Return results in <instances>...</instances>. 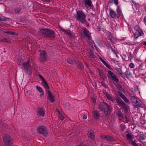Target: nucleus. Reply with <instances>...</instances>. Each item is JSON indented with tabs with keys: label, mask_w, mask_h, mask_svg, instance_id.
<instances>
[{
	"label": "nucleus",
	"mask_w": 146,
	"mask_h": 146,
	"mask_svg": "<svg viewBox=\"0 0 146 146\" xmlns=\"http://www.w3.org/2000/svg\"><path fill=\"white\" fill-rule=\"evenodd\" d=\"M83 118L84 119H86L87 118V116L86 115H84Z\"/></svg>",
	"instance_id": "680f3d73"
},
{
	"label": "nucleus",
	"mask_w": 146,
	"mask_h": 146,
	"mask_svg": "<svg viewBox=\"0 0 146 146\" xmlns=\"http://www.w3.org/2000/svg\"><path fill=\"white\" fill-rule=\"evenodd\" d=\"M29 62V59L27 62H24L23 64L22 68L25 72H30L31 71V68L30 66Z\"/></svg>",
	"instance_id": "6e6552de"
},
{
	"label": "nucleus",
	"mask_w": 146,
	"mask_h": 146,
	"mask_svg": "<svg viewBox=\"0 0 146 146\" xmlns=\"http://www.w3.org/2000/svg\"><path fill=\"white\" fill-rule=\"evenodd\" d=\"M88 131L89 132L88 133H94V132L93 131V130H92L91 129H88Z\"/></svg>",
	"instance_id": "de8ad7c7"
},
{
	"label": "nucleus",
	"mask_w": 146,
	"mask_h": 146,
	"mask_svg": "<svg viewBox=\"0 0 146 146\" xmlns=\"http://www.w3.org/2000/svg\"><path fill=\"white\" fill-rule=\"evenodd\" d=\"M107 35L108 37L109 38L110 41L111 42H113L114 39L113 38L112 34L109 32L107 34Z\"/></svg>",
	"instance_id": "a878e982"
},
{
	"label": "nucleus",
	"mask_w": 146,
	"mask_h": 146,
	"mask_svg": "<svg viewBox=\"0 0 146 146\" xmlns=\"http://www.w3.org/2000/svg\"><path fill=\"white\" fill-rule=\"evenodd\" d=\"M36 89L39 93L43 92H44L42 88L40 86H36Z\"/></svg>",
	"instance_id": "f704fd0d"
},
{
	"label": "nucleus",
	"mask_w": 146,
	"mask_h": 146,
	"mask_svg": "<svg viewBox=\"0 0 146 146\" xmlns=\"http://www.w3.org/2000/svg\"><path fill=\"white\" fill-rule=\"evenodd\" d=\"M133 137V135L130 133H128L127 134L126 137L127 140H130L132 142L131 144L133 146H139L135 142L133 141L132 140V138Z\"/></svg>",
	"instance_id": "ddd939ff"
},
{
	"label": "nucleus",
	"mask_w": 146,
	"mask_h": 146,
	"mask_svg": "<svg viewBox=\"0 0 146 146\" xmlns=\"http://www.w3.org/2000/svg\"><path fill=\"white\" fill-rule=\"evenodd\" d=\"M100 137L102 139H104L110 142H113L114 141V139L113 138L107 135H100Z\"/></svg>",
	"instance_id": "4468645a"
},
{
	"label": "nucleus",
	"mask_w": 146,
	"mask_h": 146,
	"mask_svg": "<svg viewBox=\"0 0 146 146\" xmlns=\"http://www.w3.org/2000/svg\"><path fill=\"white\" fill-rule=\"evenodd\" d=\"M41 94L40 95V97L41 98L43 97L44 95V92L40 93Z\"/></svg>",
	"instance_id": "09e8293b"
},
{
	"label": "nucleus",
	"mask_w": 146,
	"mask_h": 146,
	"mask_svg": "<svg viewBox=\"0 0 146 146\" xmlns=\"http://www.w3.org/2000/svg\"><path fill=\"white\" fill-rule=\"evenodd\" d=\"M146 136L144 135L140 136L139 137V139L140 141H144L146 139Z\"/></svg>",
	"instance_id": "4c0bfd02"
},
{
	"label": "nucleus",
	"mask_w": 146,
	"mask_h": 146,
	"mask_svg": "<svg viewBox=\"0 0 146 146\" xmlns=\"http://www.w3.org/2000/svg\"><path fill=\"white\" fill-rule=\"evenodd\" d=\"M64 107L66 109H69L70 108V104L68 103H66L64 104Z\"/></svg>",
	"instance_id": "e433bc0d"
},
{
	"label": "nucleus",
	"mask_w": 146,
	"mask_h": 146,
	"mask_svg": "<svg viewBox=\"0 0 146 146\" xmlns=\"http://www.w3.org/2000/svg\"><path fill=\"white\" fill-rule=\"evenodd\" d=\"M82 29L83 30V32L81 33L82 36H83L82 35H84L85 37L89 40L92 39L91 35L90 34L89 31L85 27H83Z\"/></svg>",
	"instance_id": "1a4fd4ad"
},
{
	"label": "nucleus",
	"mask_w": 146,
	"mask_h": 146,
	"mask_svg": "<svg viewBox=\"0 0 146 146\" xmlns=\"http://www.w3.org/2000/svg\"><path fill=\"white\" fill-rule=\"evenodd\" d=\"M39 76L40 78L42 80V81L44 80H45L42 76L39 75Z\"/></svg>",
	"instance_id": "864d4df0"
},
{
	"label": "nucleus",
	"mask_w": 146,
	"mask_h": 146,
	"mask_svg": "<svg viewBox=\"0 0 146 146\" xmlns=\"http://www.w3.org/2000/svg\"><path fill=\"white\" fill-rule=\"evenodd\" d=\"M144 23H146V16H145L144 18Z\"/></svg>",
	"instance_id": "bf43d9fd"
},
{
	"label": "nucleus",
	"mask_w": 146,
	"mask_h": 146,
	"mask_svg": "<svg viewBox=\"0 0 146 146\" xmlns=\"http://www.w3.org/2000/svg\"><path fill=\"white\" fill-rule=\"evenodd\" d=\"M76 64L78 68L81 70L84 68V65L83 64L78 61H76Z\"/></svg>",
	"instance_id": "393cba45"
},
{
	"label": "nucleus",
	"mask_w": 146,
	"mask_h": 146,
	"mask_svg": "<svg viewBox=\"0 0 146 146\" xmlns=\"http://www.w3.org/2000/svg\"><path fill=\"white\" fill-rule=\"evenodd\" d=\"M105 104V103H103L99 105L98 108L100 110L104 111Z\"/></svg>",
	"instance_id": "c85d7f7f"
},
{
	"label": "nucleus",
	"mask_w": 146,
	"mask_h": 146,
	"mask_svg": "<svg viewBox=\"0 0 146 146\" xmlns=\"http://www.w3.org/2000/svg\"><path fill=\"white\" fill-rule=\"evenodd\" d=\"M68 36L70 37V38H71V37H74V35L72 34L71 33H69L68 34Z\"/></svg>",
	"instance_id": "5fc2aeb1"
},
{
	"label": "nucleus",
	"mask_w": 146,
	"mask_h": 146,
	"mask_svg": "<svg viewBox=\"0 0 146 146\" xmlns=\"http://www.w3.org/2000/svg\"><path fill=\"white\" fill-rule=\"evenodd\" d=\"M39 50L40 51V56L41 60L42 62L46 61V60L47 56L46 52L44 50L41 51L40 50Z\"/></svg>",
	"instance_id": "9b49d317"
},
{
	"label": "nucleus",
	"mask_w": 146,
	"mask_h": 146,
	"mask_svg": "<svg viewBox=\"0 0 146 146\" xmlns=\"http://www.w3.org/2000/svg\"><path fill=\"white\" fill-rule=\"evenodd\" d=\"M110 110V107L108 104L106 103L104 110V113L106 115H108L109 113Z\"/></svg>",
	"instance_id": "f3484780"
},
{
	"label": "nucleus",
	"mask_w": 146,
	"mask_h": 146,
	"mask_svg": "<svg viewBox=\"0 0 146 146\" xmlns=\"http://www.w3.org/2000/svg\"><path fill=\"white\" fill-rule=\"evenodd\" d=\"M2 139L5 146H11L12 139L10 136L8 134L5 135L2 137Z\"/></svg>",
	"instance_id": "39448f33"
},
{
	"label": "nucleus",
	"mask_w": 146,
	"mask_h": 146,
	"mask_svg": "<svg viewBox=\"0 0 146 146\" xmlns=\"http://www.w3.org/2000/svg\"><path fill=\"white\" fill-rule=\"evenodd\" d=\"M119 75H120L123 78L125 77V76L123 72L120 74H119Z\"/></svg>",
	"instance_id": "3c124183"
},
{
	"label": "nucleus",
	"mask_w": 146,
	"mask_h": 146,
	"mask_svg": "<svg viewBox=\"0 0 146 146\" xmlns=\"http://www.w3.org/2000/svg\"><path fill=\"white\" fill-rule=\"evenodd\" d=\"M133 54H131V53L130 54V55H129V58H130V60H131L132 59L133 56Z\"/></svg>",
	"instance_id": "603ef678"
},
{
	"label": "nucleus",
	"mask_w": 146,
	"mask_h": 146,
	"mask_svg": "<svg viewBox=\"0 0 146 146\" xmlns=\"http://www.w3.org/2000/svg\"><path fill=\"white\" fill-rule=\"evenodd\" d=\"M133 104L136 106L142 108H144L145 106V104L139 98L136 100Z\"/></svg>",
	"instance_id": "f8f14e48"
},
{
	"label": "nucleus",
	"mask_w": 146,
	"mask_h": 146,
	"mask_svg": "<svg viewBox=\"0 0 146 146\" xmlns=\"http://www.w3.org/2000/svg\"><path fill=\"white\" fill-rule=\"evenodd\" d=\"M111 50L113 52V53H115V50L113 48H111Z\"/></svg>",
	"instance_id": "13d9d810"
},
{
	"label": "nucleus",
	"mask_w": 146,
	"mask_h": 146,
	"mask_svg": "<svg viewBox=\"0 0 146 146\" xmlns=\"http://www.w3.org/2000/svg\"><path fill=\"white\" fill-rule=\"evenodd\" d=\"M107 47L109 49H111V48H112L111 46L110 45H108V46H107Z\"/></svg>",
	"instance_id": "4d7b16f0"
},
{
	"label": "nucleus",
	"mask_w": 146,
	"mask_h": 146,
	"mask_svg": "<svg viewBox=\"0 0 146 146\" xmlns=\"http://www.w3.org/2000/svg\"><path fill=\"white\" fill-rule=\"evenodd\" d=\"M89 25V24L88 23H86V27H88Z\"/></svg>",
	"instance_id": "e2e57ef3"
},
{
	"label": "nucleus",
	"mask_w": 146,
	"mask_h": 146,
	"mask_svg": "<svg viewBox=\"0 0 146 146\" xmlns=\"http://www.w3.org/2000/svg\"><path fill=\"white\" fill-rule=\"evenodd\" d=\"M1 41L3 42H6L8 43H10L11 42V41L9 37L6 38L2 37L1 39H0V42Z\"/></svg>",
	"instance_id": "4be33fe9"
},
{
	"label": "nucleus",
	"mask_w": 146,
	"mask_h": 146,
	"mask_svg": "<svg viewBox=\"0 0 146 146\" xmlns=\"http://www.w3.org/2000/svg\"><path fill=\"white\" fill-rule=\"evenodd\" d=\"M113 62H114L115 64H116L118 62V61H117L116 60L113 59Z\"/></svg>",
	"instance_id": "6e6d98bb"
},
{
	"label": "nucleus",
	"mask_w": 146,
	"mask_h": 146,
	"mask_svg": "<svg viewBox=\"0 0 146 146\" xmlns=\"http://www.w3.org/2000/svg\"><path fill=\"white\" fill-rule=\"evenodd\" d=\"M57 110L58 112L57 116L58 117V119L61 120L62 121L64 119V115L62 114L58 109H57Z\"/></svg>",
	"instance_id": "b1692460"
},
{
	"label": "nucleus",
	"mask_w": 146,
	"mask_h": 146,
	"mask_svg": "<svg viewBox=\"0 0 146 146\" xmlns=\"http://www.w3.org/2000/svg\"><path fill=\"white\" fill-rule=\"evenodd\" d=\"M95 55L93 54L90 55L89 59L90 58V60H91V58H94L95 57Z\"/></svg>",
	"instance_id": "49530a36"
},
{
	"label": "nucleus",
	"mask_w": 146,
	"mask_h": 146,
	"mask_svg": "<svg viewBox=\"0 0 146 146\" xmlns=\"http://www.w3.org/2000/svg\"><path fill=\"white\" fill-rule=\"evenodd\" d=\"M86 15L82 11H77L75 18L78 21L82 24L86 23Z\"/></svg>",
	"instance_id": "f03ea898"
},
{
	"label": "nucleus",
	"mask_w": 146,
	"mask_h": 146,
	"mask_svg": "<svg viewBox=\"0 0 146 146\" xmlns=\"http://www.w3.org/2000/svg\"><path fill=\"white\" fill-rule=\"evenodd\" d=\"M116 114L118 116V117L119 120H123L125 119V117L123 115L121 111L119 110L116 113Z\"/></svg>",
	"instance_id": "a211bd4d"
},
{
	"label": "nucleus",
	"mask_w": 146,
	"mask_h": 146,
	"mask_svg": "<svg viewBox=\"0 0 146 146\" xmlns=\"http://www.w3.org/2000/svg\"><path fill=\"white\" fill-rule=\"evenodd\" d=\"M6 20V18L5 17L1 16L0 17V21H4Z\"/></svg>",
	"instance_id": "58836bf2"
},
{
	"label": "nucleus",
	"mask_w": 146,
	"mask_h": 146,
	"mask_svg": "<svg viewBox=\"0 0 146 146\" xmlns=\"http://www.w3.org/2000/svg\"><path fill=\"white\" fill-rule=\"evenodd\" d=\"M93 117L96 119H99L100 113L97 110H94L93 111Z\"/></svg>",
	"instance_id": "aec40b11"
},
{
	"label": "nucleus",
	"mask_w": 146,
	"mask_h": 146,
	"mask_svg": "<svg viewBox=\"0 0 146 146\" xmlns=\"http://www.w3.org/2000/svg\"><path fill=\"white\" fill-rule=\"evenodd\" d=\"M76 146H85L82 143H81L80 144H79L78 145H77Z\"/></svg>",
	"instance_id": "052dcab7"
},
{
	"label": "nucleus",
	"mask_w": 146,
	"mask_h": 146,
	"mask_svg": "<svg viewBox=\"0 0 146 146\" xmlns=\"http://www.w3.org/2000/svg\"><path fill=\"white\" fill-rule=\"evenodd\" d=\"M105 94L108 100H111L112 102L114 101L115 100L112 98L111 94H109L107 92H106Z\"/></svg>",
	"instance_id": "5701e85b"
},
{
	"label": "nucleus",
	"mask_w": 146,
	"mask_h": 146,
	"mask_svg": "<svg viewBox=\"0 0 146 146\" xmlns=\"http://www.w3.org/2000/svg\"><path fill=\"white\" fill-rule=\"evenodd\" d=\"M109 9L110 15L112 18L119 19L121 16L123 15L121 9L120 7H118L117 9L116 13L111 8H110Z\"/></svg>",
	"instance_id": "7ed1b4c3"
},
{
	"label": "nucleus",
	"mask_w": 146,
	"mask_h": 146,
	"mask_svg": "<svg viewBox=\"0 0 146 146\" xmlns=\"http://www.w3.org/2000/svg\"><path fill=\"white\" fill-rule=\"evenodd\" d=\"M101 61L103 63L105 61L103 59H102V60H101Z\"/></svg>",
	"instance_id": "774afa93"
},
{
	"label": "nucleus",
	"mask_w": 146,
	"mask_h": 146,
	"mask_svg": "<svg viewBox=\"0 0 146 146\" xmlns=\"http://www.w3.org/2000/svg\"><path fill=\"white\" fill-rule=\"evenodd\" d=\"M42 83L46 89L49 90V87L45 80H44L42 81Z\"/></svg>",
	"instance_id": "c756f323"
},
{
	"label": "nucleus",
	"mask_w": 146,
	"mask_h": 146,
	"mask_svg": "<svg viewBox=\"0 0 146 146\" xmlns=\"http://www.w3.org/2000/svg\"><path fill=\"white\" fill-rule=\"evenodd\" d=\"M23 7V6L20 5V6L15 7L14 9V11L16 13H18L21 10Z\"/></svg>",
	"instance_id": "bb28decb"
},
{
	"label": "nucleus",
	"mask_w": 146,
	"mask_h": 146,
	"mask_svg": "<svg viewBox=\"0 0 146 146\" xmlns=\"http://www.w3.org/2000/svg\"><path fill=\"white\" fill-rule=\"evenodd\" d=\"M134 29L136 30V31L141 30L139 27L137 25L135 26Z\"/></svg>",
	"instance_id": "79ce46f5"
},
{
	"label": "nucleus",
	"mask_w": 146,
	"mask_h": 146,
	"mask_svg": "<svg viewBox=\"0 0 146 146\" xmlns=\"http://www.w3.org/2000/svg\"><path fill=\"white\" fill-rule=\"evenodd\" d=\"M101 61L103 63L105 61L103 59H102V60H101Z\"/></svg>",
	"instance_id": "338daca9"
},
{
	"label": "nucleus",
	"mask_w": 146,
	"mask_h": 146,
	"mask_svg": "<svg viewBox=\"0 0 146 146\" xmlns=\"http://www.w3.org/2000/svg\"><path fill=\"white\" fill-rule=\"evenodd\" d=\"M4 33H7L8 34L11 35H13L14 36H15L18 35V34L15 32H14L11 31L9 30H7L4 31Z\"/></svg>",
	"instance_id": "412c9836"
},
{
	"label": "nucleus",
	"mask_w": 146,
	"mask_h": 146,
	"mask_svg": "<svg viewBox=\"0 0 146 146\" xmlns=\"http://www.w3.org/2000/svg\"><path fill=\"white\" fill-rule=\"evenodd\" d=\"M103 64L109 69H112L111 68L110 66L107 64L106 62V61H105L103 63Z\"/></svg>",
	"instance_id": "37998d69"
},
{
	"label": "nucleus",
	"mask_w": 146,
	"mask_h": 146,
	"mask_svg": "<svg viewBox=\"0 0 146 146\" xmlns=\"http://www.w3.org/2000/svg\"><path fill=\"white\" fill-rule=\"evenodd\" d=\"M37 131L40 134L42 135L44 137L47 136L48 135L47 130L44 126H39L37 127Z\"/></svg>",
	"instance_id": "423d86ee"
},
{
	"label": "nucleus",
	"mask_w": 146,
	"mask_h": 146,
	"mask_svg": "<svg viewBox=\"0 0 146 146\" xmlns=\"http://www.w3.org/2000/svg\"><path fill=\"white\" fill-rule=\"evenodd\" d=\"M143 44L145 46H146V41H145L143 43Z\"/></svg>",
	"instance_id": "0e129e2a"
},
{
	"label": "nucleus",
	"mask_w": 146,
	"mask_h": 146,
	"mask_svg": "<svg viewBox=\"0 0 146 146\" xmlns=\"http://www.w3.org/2000/svg\"><path fill=\"white\" fill-rule=\"evenodd\" d=\"M67 62L70 64L72 65L74 64L73 61L70 59H68L67 60Z\"/></svg>",
	"instance_id": "ea45409f"
},
{
	"label": "nucleus",
	"mask_w": 146,
	"mask_h": 146,
	"mask_svg": "<svg viewBox=\"0 0 146 146\" xmlns=\"http://www.w3.org/2000/svg\"><path fill=\"white\" fill-rule=\"evenodd\" d=\"M39 35L45 38L50 39L55 37V32L53 30L48 29L42 28L40 30Z\"/></svg>",
	"instance_id": "f257e3e1"
},
{
	"label": "nucleus",
	"mask_w": 146,
	"mask_h": 146,
	"mask_svg": "<svg viewBox=\"0 0 146 146\" xmlns=\"http://www.w3.org/2000/svg\"><path fill=\"white\" fill-rule=\"evenodd\" d=\"M108 76L109 78L111 80L115 82H118L119 79L117 77V76L113 72L110 70L108 71Z\"/></svg>",
	"instance_id": "0eeeda50"
},
{
	"label": "nucleus",
	"mask_w": 146,
	"mask_h": 146,
	"mask_svg": "<svg viewBox=\"0 0 146 146\" xmlns=\"http://www.w3.org/2000/svg\"><path fill=\"white\" fill-rule=\"evenodd\" d=\"M119 75H120L123 78L125 77V76L123 72L120 74H119Z\"/></svg>",
	"instance_id": "8fccbe9b"
},
{
	"label": "nucleus",
	"mask_w": 146,
	"mask_h": 146,
	"mask_svg": "<svg viewBox=\"0 0 146 146\" xmlns=\"http://www.w3.org/2000/svg\"><path fill=\"white\" fill-rule=\"evenodd\" d=\"M118 94L119 96L121 98L126 102L128 104H130L131 102L120 91H118Z\"/></svg>",
	"instance_id": "2eb2a0df"
},
{
	"label": "nucleus",
	"mask_w": 146,
	"mask_h": 146,
	"mask_svg": "<svg viewBox=\"0 0 146 146\" xmlns=\"http://www.w3.org/2000/svg\"><path fill=\"white\" fill-rule=\"evenodd\" d=\"M129 66L130 68H133L135 67V65L133 63H131L129 64Z\"/></svg>",
	"instance_id": "c03bdc74"
},
{
	"label": "nucleus",
	"mask_w": 146,
	"mask_h": 146,
	"mask_svg": "<svg viewBox=\"0 0 146 146\" xmlns=\"http://www.w3.org/2000/svg\"><path fill=\"white\" fill-rule=\"evenodd\" d=\"M144 33L143 31H136L134 34V37L135 38L137 39L138 37L141 36L143 35Z\"/></svg>",
	"instance_id": "6ab92c4d"
},
{
	"label": "nucleus",
	"mask_w": 146,
	"mask_h": 146,
	"mask_svg": "<svg viewBox=\"0 0 146 146\" xmlns=\"http://www.w3.org/2000/svg\"><path fill=\"white\" fill-rule=\"evenodd\" d=\"M113 2L116 5H117L118 4V0H109L108 3L111 4L113 3Z\"/></svg>",
	"instance_id": "473e14b6"
},
{
	"label": "nucleus",
	"mask_w": 146,
	"mask_h": 146,
	"mask_svg": "<svg viewBox=\"0 0 146 146\" xmlns=\"http://www.w3.org/2000/svg\"><path fill=\"white\" fill-rule=\"evenodd\" d=\"M62 31L65 33L66 34H67L68 35V34L70 33V31L69 30H65L64 29Z\"/></svg>",
	"instance_id": "a18cd8bd"
},
{
	"label": "nucleus",
	"mask_w": 146,
	"mask_h": 146,
	"mask_svg": "<svg viewBox=\"0 0 146 146\" xmlns=\"http://www.w3.org/2000/svg\"><path fill=\"white\" fill-rule=\"evenodd\" d=\"M138 98L135 96H132L131 97V100L133 104Z\"/></svg>",
	"instance_id": "c9c22d12"
},
{
	"label": "nucleus",
	"mask_w": 146,
	"mask_h": 146,
	"mask_svg": "<svg viewBox=\"0 0 146 146\" xmlns=\"http://www.w3.org/2000/svg\"><path fill=\"white\" fill-rule=\"evenodd\" d=\"M47 93L48 96V100H49L50 102H54L55 101V100L52 93L50 90H48L47 92Z\"/></svg>",
	"instance_id": "dca6fc26"
},
{
	"label": "nucleus",
	"mask_w": 146,
	"mask_h": 146,
	"mask_svg": "<svg viewBox=\"0 0 146 146\" xmlns=\"http://www.w3.org/2000/svg\"><path fill=\"white\" fill-rule=\"evenodd\" d=\"M115 100L118 104V106H121L124 110V112L127 113L128 112L127 105L122 100L118 97H116Z\"/></svg>",
	"instance_id": "20e7f679"
},
{
	"label": "nucleus",
	"mask_w": 146,
	"mask_h": 146,
	"mask_svg": "<svg viewBox=\"0 0 146 146\" xmlns=\"http://www.w3.org/2000/svg\"><path fill=\"white\" fill-rule=\"evenodd\" d=\"M99 73L100 77L102 78L103 76L104 75L103 71L102 70H99Z\"/></svg>",
	"instance_id": "a19ab883"
},
{
	"label": "nucleus",
	"mask_w": 146,
	"mask_h": 146,
	"mask_svg": "<svg viewBox=\"0 0 146 146\" xmlns=\"http://www.w3.org/2000/svg\"><path fill=\"white\" fill-rule=\"evenodd\" d=\"M88 137L90 138L91 139L93 140H94L95 135L94 134V133H88Z\"/></svg>",
	"instance_id": "7c9ffc66"
},
{
	"label": "nucleus",
	"mask_w": 146,
	"mask_h": 146,
	"mask_svg": "<svg viewBox=\"0 0 146 146\" xmlns=\"http://www.w3.org/2000/svg\"><path fill=\"white\" fill-rule=\"evenodd\" d=\"M37 115L40 117H43L45 114V110L42 108H39L37 110Z\"/></svg>",
	"instance_id": "9d476101"
},
{
	"label": "nucleus",
	"mask_w": 146,
	"mask_h": 146,
	"mask_svg": "<svg viewBox=\"0 0 146 146\" xmlns=\"http://www.w3.org/2000/svg\"><path fill=\"white\" fill-rule=\"evenodd\" d=\"M115 70L116 71L118 75L120 74L123 72L122 70L120 68H115Z\"/></svg>",
	"instance_id": "72a5a7b5"
},
{
	"label": "nucleus",
	"mask_w": 146,
	"mask_h": 146,
	"mask_svg": "<svg viewBox=\"0 0 146 146\" xmlns=\"http://www.w3.org/2000/svg\"><path fill=\"white\" fill-rule=\"evenodd\" d=\"M125 74L127 77H129L131 75V73L130 72L129 68H127L126 71L125 72Z\"/></svg>",
	"instance_id": "2f4dec72"
},
{
	"label": "nucleus",
	"mask_w": 146,
	"mask_h": 146,
	"mask_svg": "<svg viewBox=\"0 0 146 146\" xmlns=\"http://www.w3.org/2000/svg\"><path fill=\"white\" fill-rule=\"evenodd\" d=\"M84 2L85 5H88L90 7H92V3L91 0H85Z\"/></svg>",
	"instance_id": "cd10ccee"
},
{
	"label": "nucleus",
	"mask_w": 146,
	"mask_h": 146,
	"mask_svg": "<svg viewBox=\"0 0 146 146\" xmlns=\"http://www.w3.org/2000/svg\"><path fill=\"white\" fill-rule=\"evenodd\" d=\"M101 61L103 63L105 61L103 59H102V60H101Z\"/></svg>",
	"instance_id": "69168bd1"
}]
</instances>
